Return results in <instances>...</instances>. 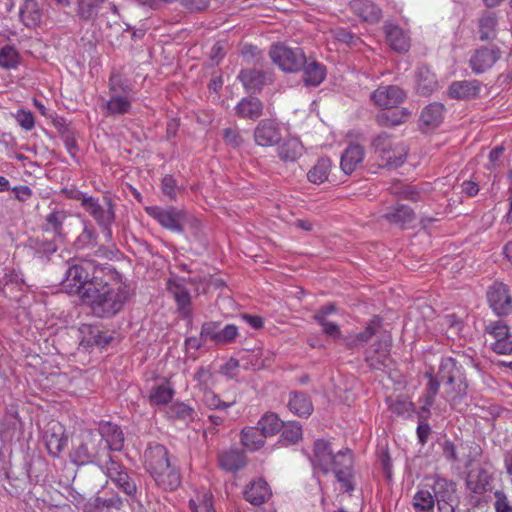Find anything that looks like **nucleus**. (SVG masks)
<instances>
[{"mask_svg": "<svg viewBox=\"0 0 512 512\" xmlns=\"http://www.w3.org/2000/svg\"><path fill=\"white\" fill-rule=\"evenodd\" d=\"M70 459L77 465L93 463L128 496H133L137 487L127 468L109 452L105 451L102 438L94 431L83 433L80 443L70 452Z\"/></svg>", "mask_w": 512, "mask_h": 512, "instance_id": "obj_1", "label": "nucleus"}, {"mask_svg": "<svg viewBox=\"0 0 512 512\" xmlns=\"http://www.w3.org/2000/svg\"><path fill=\"white\" fill-rule=\"evenodd\" d=\"M130 298L129 286L117 277L107 278L88 288L83 293V301L90 307L94 316L99 318H111L117 315Z\"/></svg>", "mask_w": 512, "mask_h": 512, "instance_id": "obj_2", "label": "nucleus"}, {"mask_svg": "<svg viewBox=\"0 0 512 512\" xmlns=\"http://www.w3.org/2000/svg\"><path fill=\"white\" fill-rule=\"evenodd\" d=\"M311 462L315 469L325 474L331 470L345 492L352 489V453L349 449L333 454L328 441L317 440Z\"/></svg>", "mask_w": 512, "mask_h": 512, "instance_id": "obj_3", "label": "nucleus"}, {"mask_svg": "<svg viewBox=\"0 0 512 512\" xmlns=\"http://www.w3.org/2000/svg\"><path fill=\"white\" fill-rule=\"evenodd\" d=\"M105 277H117V271L110 266H102L91 260H84L68 267L62 281L63 289L69 294L83 293L105 280Z\"/></svg>", "mask_w": 512, "mask_h": 512, "instance_id": "obj_4", "label": "nucleus"}, {"mask_svg": "<svg viewBox=\"0 0 512 512\" xmlns=\"http://www.w3.org/2000/svg\"><path fill=\"white\" fill-rule=\"evenodd\" d=\"M436 375L447 385L456 384L457 389L455 394L450 395V393L446 391L445 395L452 408H457L462 398L466 396L468 387L465 383L462 366L452 357L442 358Z\"/></svg>", "mask_w": 512, "mask_h": 512, "instance_id": "obj_5", "label": "nucleus"}, {"mask_svg": "<svg viewBox=\"0 0 512 512\" xmlns=\"http://www.w3.org/2000/svg\"><path fill=\"white\" fill-rule=\"evenodd\" d=\"M373 146L383 166L398 168L404 163L407 149L401 141L382 133L374 139Z\"/></svg>", "mask_w": 512, "mask_h": 512, "instance_id": "obj_6", "label": "nucleus"}, {"mask_svg": "<svg viewBox=\"0 0 512 512\" xmlns=\"http://www.w3.org/2000/svg\"><path fill=\"white\" fill-rule=\"evenodd\" d=\"M269 56L274 64L282 71L295 73L302 69L306 63L303 49L291 48L283 43H277L270 47Z\"/></svg>", "mask_w": 512, "mask_h": 512, "instance_id": "obj_7", "label": "nucleus"}, {"mask_svg": "<svg viewBox=\"0 0 512 512\" xmlns=\"http://www.w3.org/2000/svg\"><path fill=\"white\" fill-rule=\"evenodd\" d=\"M145 211L162 227L177 233H182L184 231V224L189 218L188 214L184 210L177 209L175 207L164 209L158 206H150L146 207Z\"/></svg>", "mask_w": 512, "mask_h": 512, "instance_id": "obj_8", "label": "nucleus"}, {"mask_svg": "<svg viewBox=\"0 0 512 512\" xmlns=\"http://www.w3.org/2000/svg\"><path fill=\"white\" fill-rule=\"evenodd\" d=\"M391 347L390 333H383L381 340H376L365 352V361L372 369L382 370L389 366L391 359L389 351Z\"/></svg>", "mask_w": 512, "mask_h": 512, "instance_id": "obj_9", "label": "nucleus"}, {"mask_svg": "<svg viewBox=\"0 0 512 512\" xmlns=\"http://www.w3.org/2000/svg\"><path fill=\"white\" fill-rule=\"evenodd\" d=\"M84 210L100 225L113 224L115 222V203L109 196L103 197L101 204L97 198L86 200Z\"/></svg>", "mask_w": 512, "mask_h": 512, "instance_id": "obj_10", "label": "nucleus"}, {"mask_svg": "<svg viewBox=\"0 0 512 512\" xmlns=\"http://www.w3.org/2000/svg\"><path fill=\"white\" fill-rule=\"evenodd\" d=\"M501 51L497 46H482L472 54L469 64L475 74H482L499 60Z\"/></svg>", "mask_w": 512, "mask_h": 512, "instance_id": "obj_11", "label": "nucleus"}, {"mask_svg": "<svg viewBox=\"0 0 512 512\" xmlns=\"http://www.w3.org/2000/svg\"><path fill=\"white\" fill-rule=\"evenodd\" d=\"M490 307L497 315H507L512 309V297L503 283H494L487 292Z\"/></svg>", "mask_w": 512, "mask_h": 512, "instance_id": "obj_12", "label": "nucleus"}, {"mask_svg": "<svg viewBox=\"0 0 512 512\" xmlns=\"http://www.w3.org/2000/svg\"><path fill=\"white\" fill-rule=\"evenodd\" d=\"M97 435L102 438L105 451L109 453L110 451H121L124 447V434L117 424L101 421Z\"/></svg>", "mask_w": 512, "mask_h": 512, "instance_id": "obj_13", "label": "nucleus"}, {"mask_svg": "<svg viewBox=\"0 0 512 512\" xmlns=\"http://www.w3.org/2000/svg\"><path fill=\"white\" fill-rule=\"evenodd\" d=\"M405 97V92L396 85L380 86L371 94L374 103L385 110L396 107Z\"/></svg>", "mask_w": 512, "mask_h": 512, "instance_id": "obj_14", "label": "nucleus"}, {"mask_svg": "<svg viewBox=\"0 0 512 512\" xmlns=\"http://www.w3.org/2000/svg\"><path fill=\"white\" fill-rule=\"evenodd\" d=\"M254 139L263 147L277 145L282 139L280 128L270 119L261 120L254 130Z\"/></svg>", "mask_w": 512, "mask_h": 512, "instance_id": "obj_15", "label": "nucleus"}, {"mask_svg": "<svg viewBox=\"0 0 512 512\" xmlns=\"http://www.w3.org/2000/svg\"><path fill=\"white\" fill-rule=\"evenodd\" d=\"M144 457L145 467L150 474L167 468L172 463L166 447L158 443L149 444L145 450Z\"/></svg>", "mask_w": 512, "mask_h": 512, "instance_id": "obj_16", "label": "nucleus"}, {"mask_svg": "<svg viewBox=\"0 0 512 512\" xmlns=\"http://www.w3.org/2000/svg\"><path fill=\"white\" fill-rule=\"evenodd\" d=\"M238 79L249 93H258L263 87L272 82V74L257 70L255 68L243 69L238 75Z\"/></svg>", "mask_w": 512, "mask_h": 512, "instance_id": "obj_17", "label": "nucleus"}, {"mask_svg": "<svg viewBox=\"0 0 512 512\" xmlns=\"http://www.w3.org/2000/svg\"><path fill=\"white\" fill-rule=\"evenodd\" d=\"M493 480L492 473L483 467H479L468 473L466 486L472 493L482 495L492 490Z\"/></svg>", "mask_w": 512, "mask_h": 512, "instance_id": "obj_18", "label": "nucleus"}, {"mask_svg": "<svg viewBox=\"0 0 512 512\" xmlns=\"http://www.w3.org/2000/svg\"><path fill=\"white\" fill-rule=\"evenodd\" d=\"M167 288L169 292L174 296L181 315L183 317H190L191 296L189 290L185 286V279L177 278L174 280H169L167 283Z\"/></svg>", "mask_w": 512, "mask_h": 512, "instance_id": "obj_19", "label": "nucleus"}, {"mask_svg": "<svg viewBox=\"0 0 512 512\" xmlns=\"http://www.w3.org/2000/svg\"><path fill=\"white\" fill-rule=\"evenodd\" d=\"M498 13L492 10H484L477 22L479 39L481 41H493L498 32Z\"/></svg>", "mask_w": 512, "mask_h": 512, "instance_id": "obj_20", "label": "nucleus"}, {"mask_svg": "<svg viewBox=\"0 0 512 512\" xmlns=\"http://www.w3.org/2000/svg\"><path fill=\"white\" fill-rule=\"evenodd\" d=\"M24 283L20 273L10 265L8 254L0 251V292L5 294V287L15 285L20 288Z\"/></svg>", "mask_w": 512, "mask_h": 512, "instance_id": "obj_21", "label": "nucleus"}, {"mask_svg": "<svg viewBox=\"0 0 512 512\" xmlns=\"http://www.w3.org/2000/svg\"><path fill=\"white\" fill-rule=\"evenodd\" d=\"M262 101L253 96L243 97L235 106V115L246 120H257L263 115Z\"/></svg>", "mask_w": 512, "mask_h": 512, "instance_id": "obj_22", "label": "nucleus"}, {"mask_svg": "<svg viewBox=\"0 0 512 512\" xmlns=\"http://www.w3.org/2000/svg\"><path fill=\"white\" fill-rule=\"evenodd\" d=\"M480 89L478 80L454 81L448 88V95L453 99L465 100L478 96Z\"/></svg>", "mask_w": 512, "mask_h": 512, "instance_id": "obj_23", "label": "nucleus"}, {"mask_svg": "<svg viewBox=\"0 0 512 512\" xmlns=\"http://www.w3.org/2000/svg\"><path fill=\"white\" fill-rule=\"evenodd\" d=\"M156 484L164 490H175L181 483V475L178 468L170 463L167 468L150 474Z\"/></svg>", "mask_w": 512, "mask_h": 512, "instance_id": "obj_24", "label": "nucleus"}, {"mask_svg": "<svg viewBox=\"0 0 512 512\" xmlns=\"http://www.w3.org/2000/svg\"><path fill=\"white\" fill-rule=\"evenodd\" d=\"M43 11L36 0H23L19 8L20 21L28 28L41 23Z\"/></svg>", "mask_w": 512, "mask_h": 512, "instance_id": "obj_25", "label": "nucleus"}, {"mask_svg": "<svg viewBox=\"0 0 512 512\" xmlns=\"http://www.w3.org/2000/svg\"><path fill=\"white\" fill-rule=\"evenodd\" d=\"M438 87L436 75L426 65H421L416 71V89L420 95L429 96Z\"/></svg>", "mask_w": 512, "mask_h": 512, "instance_id": "obj_26", "label": "nucleus"}, {"mask_svg": "<svg viewBox=\"0 0 512 512\" xmlns=\"http://www.w3.org/2000/svg\"><path fill=\"white\" fill-rule=\"evenodd\" d=\"M386 40L389 46L399 52H407L410 47V39L407 34L397 25L387 23L384 26Z\"/></svg>", "mask_w": 512, "mask_h": 512, "instance_id": "obj_27", "label": "nucleus"}, {"mask_svg": "<svg viewBox=\"0 0 512 512\" xmlns=\"http://www.w3.org/2000/svg\"><path fill=\"white\" fill-rule=\"evenodd\" d=\"M434 499L439 504L451 505L456 502V484L444 478H438L433 484Z\"/></svg>", "mask_w": 512, "mask_h": 512, "instance_id": "obj_28", "label": "nucleus"}, {"mask_svg": "<svg viewBox=\"0 0 512 512\" xmlns=\"http://www.w3.org/2000/svg\"><path fill=\"white\" fill-rule=\"evenodd\" d=\"M271 496V490L268 483L263 479H258L250 483L244 491L245 499L253 505L265 503Z\"/></svg>", "mask_w": 512, "mask_h": 512, "instance_id": "obj_29", "label": "nucleus"}, {"mask_svg": "<svg viewBox=\"0 0 512 512\" xmlns=\"http://www.w3.org/2000/svg\"><path fill=\"white\" fill-rule=\"evenodd\" d=\"M384 218L392 225L406 228L414 221L415 214L410 207L401 204L389 209Z\"/></svg>", "mask_w": 512, "mask_h": 512, "instance_id": "obj_30", "label": "nucleus"}, {"mask_svg": "<svg viewBox=\"0 0 512 512\" xmlns=\"http://www.w3.org/2000/svg\"><path fill=\"white\" fill-rule=\"evenodd\" d=\"M70 217L68 212L64 210H55L48 214L42 226L43 231L52 233L54 238L64 237V223Z\"/></svg>", "mask_w": 512, "mask_h": 512, "instance_id": "obj_31", "label": "nucleus"}, {"mask_svg": "<svg viewBox=\"0 0 512 512\" xmlns=\"http://www.w3.org/2000/svg\"><path fill=\"white\" fill-rule=\"evenodd\" d=\"M301 70H303V80L308 86L320 85L326 76L324 65L313 59L306 58V63Z\"/></svg>", "mask_w": 512, "mask_h": 512, "instance_id": "obj_32", "label": "nucleus"}, {"mask_svg": "<svg viewBox=\"0 0 512 512\" xmlns=\"http://www.w3.org/2000/svg\"><path fill=\"white\" fill-rule=\"evenodd\" d=\"M291 412L299 417H308L313 412V404L310 397L304 392H292L288 401Z\"/></svg>", "mask_w": 512, "mask_h": 512, "instance_id": "obj_33", "label": "nucleus"}, {"mask_svg": "<svg viewBox=\"0 0 512 512\" xmlns=\"http://www.w3.org/2000/svg\"><path fill=\"white\" fill-rule=\"evenodd\" d=\"M219 465L226 471H238L246 465V457L239 449H230L220 454Z\"/></svg>", "mask_w": 512, "mask_h": 512, "instance_id": "obj_34", "label": "nucleus"}, {"mask_svg": "<svg viewBox=\"0 0 512 512\" xmlns=\"http://www.w3.org/2000/svg\"><path fill=\"white\" fill-rule=\"evenodd\" d=\"M303 144L297 138H289L278 147V156L284 162H294L303 154Z\"/></svg>", "mask_w": 512, "mask_h": 512, "instance_id": "obj_35", "label": "nucleus"}, {"mask_svg": "<svg viewBox=\"0 0 512 512\" xmlns=\"http://www.w3.org/2000/svg\"><path fill=\"white\" fill-rule=\"evenodd\" d=\"M104 107L107 109L108 115H124L131 110V97L129 95H109V100L105 102Z\"/></svg>", "mask_w": 512, "mask_h": 512, "instance_id": "obj_36", "label": "nucleus"}, {"mask_svg": "<svg viewBox=\"0 0 512 512\" xmlns=\"http://www.w3.org/2000/svg\"><path fill=\"white\" fill-rule=\"evenodd\" d=\"M354 13L365 22L375 23L381 17V10L368 0L354 1Z\"/></svg>", "mask_w": 512, "mask_h": 512, "instance_id": "obj_37", "label": "nucleus"}, {"mask_svg": "<svg viewBox=\"0 0 512 512\" xmlns=\"http://www.w3.org/2000/svg\"><path fill=\"white\" fill-rule=\"evenodd\" d=\"M266 437L258 426L246 427L241 431V443L251 451L260 449L265 443Z\"/></svg>", "mask_w": 512, "mask_h": 512, "instance_id": "obj_38", "label": "nucleus"}, {"mask_svg": "<svg viewBox=\"0 0 512 512\" xmlns=\"http://www.w3.org/2000/svg\"><path fill=\"white\" fill-rule=\"evenodd\" d=\"M56 238L49 239L44 234L29 239V246L40 257L49 258L57 251Z\"/></svg>", "mask_w": 512, "mask_h": 512, "instance_id": "obj_39", "label": "nucleus"}, {"mask_svg": "<svg viewBox=\"0 0 512 512\" xmlns=\"http://www.w3.org/2000/svg\"><path fill=\"white\" fill-rule=\"evenodd\" d=\"M383 333H389L382 327L381 319L378 316H374L365 326L364 330L357 333L354 337V341L359 343H365L375 336L377 340H381Z\"/></svg>", "mask_w": 512, "mask_h": 512, "instance_id": "obj_40", "label": "nucleus"}, {"mask_svg": "<svg viewBox=\"0 0 512 512\" xmlns=\"http://www.w3.org/2000/svg\"><path fill=\"white\" fill-rule=\"evenodd\" d=\"M330 168L331 161L328 158L322 157L308 171L307 178L313 184H322L328 179Z\"/></svg>", "mask_w": 512, "mask_h": 512, "instance_id": "obj_41", "label": "nucleus"}, {"mask_svg": "<svg viewBox=\"0 0 512 512\" xmlns=\"http://www.w3.org/2000/svg\"><path fill=\"white\" fill-rule=\"evenodd\" d=\"M411 116L407 108H401L394 111H386L377 116V121L385 126H397L406 122Z\"/></svg>", "mask_w": 512, "mask_h": 512, "instance_id": "obj_42", "label": "nucleus"}, {"mask_svg": "<svg viewBox=\"0 0 512 512\" xmlns=\"http://www.w3.org/2000/svg\"><path fill=\"white\" fill-rule=\"evenodd\" d=\"M174 394L175 391L169 383H161L151 389L149 401L152 405H165L172 400Z\"/></svg>", "mask_w": 512, "mask_h": 512, "instance_id": "obj_43", "label": "nucleus"}, {"mask_svg": "<svg viewBox=\"0 0 512 512\" xmlns=\"http://www.w3.org/2000/svg\"><path fill=\"white\" fill-rule=\"evenodd\" d=\"M104 2L105 0H78L77 15L84 21L94 20Z\"/></svg>", "mask_w": 512, "mask_h": 512, "instance_id": "obj_44", "label": "nucleus"}, {"mask_svg": "<svg viewBox=\"0 0 512 512\" xmlns=\"http://www.w3.org/2000/svg\"><path fill=\"white\" fill-rule=\"evenodd\" d=\"M444 105L441 103H431L427 105L422 113L421 120L427 126H438L443 120Z\"/></svg>", "mask_w": 512, "mask_h": 512, "instance_id": "obj_45", "label": "nucleus"}, {"mask_svg": "<svg viewBox=\"0 0 512 512\" xmlns=\"http://www.w3.org/2000/svg\"><path fill=\"white\" fill-rule=\"evenodd\" d=\"M257 426L267 438L281 430L283 421L275 413H266L260 418Z\"/></svg>", "mask_w": 512, "mask_h": 512, "instance_id": "obj_46", "label": "nucleus"}, {"mask_svg": "<svg viewBox=\"0 0 512 512\" xmlns=\"http://www.w3.org/2000/svg\"><path fill=\"white\" fill-rule=\"evenodd\" d=\"M189 506L192 512H216L213 508L212 494L207 490L197 492L190 499Z\"/></svg>", "mask_w": 512, "mask_h": 512, "instance_id": "obj_47", "label": "nucleus"}, {"mask_svg": "<svg viewBox=\"0 0 512 512\" xmlns=\"http://www.w3.org/2000/svg\"><path fill=\"white\" fill-rule=\"evenodd\" d=\"M412 506L415 512H434L435 499L428 490H419L413 496Z\"/></svg>", "mask_w": 512, "mask_h": 512, "instance_id": "obj_48", "label": "nucleus"}, {"mask_svg": "<svg viewBox=\"0 0 512 512\" xmlns=\"http://www.w3.org/2000/svg\"><path fill=\"white\" fill-rule=\"evenodd\" d=\"M20 63V55L12 45L0 48V67L3 69H16Z\"/></svg>", "mask_w": 512, "mask_h": 512, "instance_id": "obj_49", "label": "nucleus"}, {"mask_svg": "<svg viewBox=\"0 0 512 512\" xmlns=\"http://www.w3.org/2000/svg\"><path fill=\"white\" fill-rule=\"evenodd\" d=\"M168 414L170 417L185 422L193 421L196 417L194 408L184 402H174L169 406Z\"/></svg>", "mask_w": 512, "mask_h": 512, "instance_id": "obj_50", "label": "nucleus"}, {"mask_svg": "<svg viewBox=\"0 0 512 512\" xmlns=\"http://www.w3.org/2000/svg\"><path fill=\"white\" fill-rule=\"evenodd\" d=\"M45 442L49 453L57 456L67 445V438L63 437L62 428L58 426V432L54 431L51 434H46Z\"/></svg>", "mask_w": 512, "mask_h": 512, "instance_id": "obj_51", "label": "nucleus"}, {"mask_svg": "<svg viewBox=\"0 0 512 512\" xmlns=\"http://www.w3.org/2000/svg\"><path fill=\"white\" fill-rule=\"evenodd\" d=\"M280 441L285 445L297 443L302 438V427L298 422L283 423Z\"/></svg>", "mask_w": 512, "mask_h": 512, "instance_id": "obj_52", "label": "nucleus"}, {"mask_svg": "<svg viewBox=\"0 0 512 512\" xmlns=\"http://www.w3.org/2000/svg\"><path fill=\"white\" fill-rule=\"evenodd\" d=\"M97 232L93 224L89 220L83 221V230L76 240L79 248L90 246L96 242Z\"/></svg>", "mask_w": 512, "mask_h": 512, "instance_id": "obj_53", "label": "nucleus"}, {"mask_svg": "<svg viewBox=\"0 0 512 512\" xmlns=\"http://www.w3.org/2000/svg\"><path fill=\"white\" fill-rule=\"evenodd\" d=\"M238 327L234 324H227L224 327L219 326V330L216 336V345H226L234 342L238 337Z\"/></svg>", "mask_w": 512, "mask_h": 512, "instance_id": "obj_54", "label": "nucleus"}, {"mask_svg": "<svg viewBox=\"0 0 512 512\" xmlns=\"http://www.w3.org/2000/svg\"><path fill=\"white\" fill-rule=\"evenodd\" d=\"M89 337L87 339V343L89 345H94V346H97V347H100V348H105L106 346H108L110 344V342L112 341L113 337L106 333V332H103L102 330H100L99 328L97 327H89Z\"/></svg>", "mask_w": 512, "mask_h": 512, "instance_id": "obj_55", "label": "nucleus"}, {"mask_svg": "<svg viewBox=\"0 0 512 512\" xmlns=\"http://www.w3.org/2000/svg\"><path fill=\"white\" fill-rule=\"evenodd\" d=\"M203 403L206 407L212 410H219L220 412L231 407L234 402H224L218 395L213 393L211 390H204Z\"/></svg>", "mask_w": 512, "mask_h": 512, "instance_id": "obj_56", "label": "nucleus"}, {"mask_svg": "<svg viewBox=\"0 0 512 512\" xmlns=\"http://www.w3.org/2000/svg\"><path fill=\"white\" fill-rule=\"evenodd\" d=\"M96 505H101L109 511H119L123 507V500L118 494H103L96 497Z\"/></svg>", "mask_w": 512, "mask_h": 512, "instance_id": "obj_57", "label": "nucleus"}, {"mask_svg": "<svg viewBox=\"0 0 512 512\" xmlns=\"http://www.w3.org/2000/svg\"><path fill=\"white\" fill-rule=\"evenodd\" d=\"M426 375L429 378V382L425 395V408L434 404L435 397L439 392L440 382H442L437 375H433L432 373H427Z\"/></svg>", "mask_w": 512, "mask_h": 512, "instance_id": "obj_58", "label": "nucleus"}, {"mask_svg": "<svg viewBox=\"0 0 512 512\" xmlns=\"http://www.w3.org/2000/svg\"><path fill=\"white\" fill-rule=\"evenodd\" d=\"M494 509L495 512H512V496H509L503 490L494 492Z\"/></svg>", "mask_w": 512, "mask_h": 512, "instance_id": "obj_59", "label": "nucleus"}, {"mask_svg": "<svg viewBox=\"0 0 512 512\" xmlns=\"http://www.w3.org/2000/svg\"><path fill=\"white\" fill-rule=\"evenodd\" d=\"M131 88L119 74H112L109 79V95H129Z\"/></svg>", "mask_w": 512, "mask_h": 512, "instance_id": "obj_60", "label": "nucleus"}, {"mask_svg": "<svg viewBox=\"0 0 512 512\" xmlns=\"http://www.w3.org/2000/svg\"><path fill=\"white\" fill-rule=\"evenodd\" d=\"M486 331L496 340L509 338V327L502 320L489 324Z\"/></svg>", "mask_w": 512, "mask_h": 512, "instance_id": "obj_61", "label": "nucleus"}, {"mask_svg": "<svg viewBox=\"0 0 512 512\" xmlns=\"http://www.w3.org/2000/svg\"><path fill=\"white\" fill-rule=\"evenodd\" d=\"M161 190L165 196L173 200L176 198L180 188L172 175H165L161 181Z\"/></svg>", "mask_w": 512, "mask_h": 512, "instance_id": "obj_62", "label": "nucleus"}, {"mask_svg": "<svg viewBox=\"0 0 512 512\" xmlns=\"http://www.w3.org/2000/svg\"><path fill=\"white\" fill-rule=\"evenodd\" d=\"M221 322L208 321L203 323L201 327V339L205 341H212L215 344L216 336Z\"/></svg>", "mask_w": 512, "mask_h": 512, "instance_id": "obj_63", "label": "nucleus"}, {"mask_svg": "<svg viewBox=\"0 0 512 512\" xmlns=\"http://www.w3.org/2000/svg\"><path fill=\"white\" fill-rule=\"evenodd\" d=\"M426 193L427 189L423 186L420 187L419 185H408L402 190L403 198L411 201L422 200Z\"/></svg>", "mask_w": 512, "mask_h": 512, "instance_id": "obj_64", "label": "nucleus"}]
</instances>
